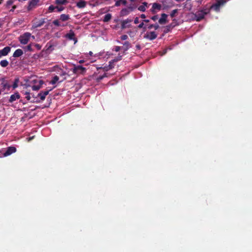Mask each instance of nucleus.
<instances>
[{
  "label": "nucleus",
  "mask_w": 252,
  "mask_h": 252,
  "mask_svg": "<svg viewBox=\"0 0 252 252\" xmlns=\"http://www.w3.org/2000/svg\"><path fill=\"white\" fill-rule=\"evenodd\" d=\"M167 15L165 13H162L161 15V18L158 20V23L161 24H165L167 22Z\"/></svg>",
  "instance_id": "4468645a"
},
{
  "label": "nucleus",
  "mask_w": 252,
  "mask_h": 252,
  "mask_svg": "<svg viewBox=\"0 0 252 252\" xmlns=\"http://www.w3.org/2000/svg\"><path fill=\"white\" fill-rule=\"evenodd\" d=\"M59 80V77L58 76H55L52 80L50 81V84L54 85Z\"/></svg>",
  "instance_id": "cd10ccee"
},
{
  "label": "nucleus",
  "mask_w": 252,
  "mask_h": 252,
  "mask_svg": "<svg viewBox=\"0 0 252 252\" xmlns=\"http://www.w3.org/2000/svg\"><path fill=\"white\" fill-rule=\"evenodd\" d=\"M11 50V48L9 46L5 47L3 49L0 50V58L2 56H5L8 54Z\"/></svg>",
  "instance_id": "1a4fd4ad"
},
{
  "label": "nucleus",
  "mask_w": 252,
  "mask_h": 252,
  "mask_svg": "<svg viewBox=\"0 0 252 252\" xmlns=\"http://www.w3.org/2000/svg\"><path fill=\"white\" fill-rule=\"evenodd\" d=\"M46 47H47V49H46V51H50V52H51L53 51V49L52 48L53 47V45L51 44L50 42L48 43L46 45Z\"/></svg>",
  "instance_id": "c85d7f7f"
},
{
  "label": "nucleus",
  "mask_w": 252,
  "mask_h": 252,
  "mask_svg": "<svg viewBox=\"0 0 252 252\" xmlns=\"http://www.w3.org/2000/svg\"><path fill=\"white\" fill-rule=\"evenodd\" d=\"M1 94V90H0V94Z\"/></svg>",
  "instance_id": "0e129e2a"
},
{
  "label": "nucleus",
  "mask_w": 252,
  "mask_h": 252,
  "mask_svg": "<svg viewBox=\"0 0 252 252\" xmlns=\"http://www.w3.org/2000/svg\"><path fill=\"white\" fill-rule=\"evenodd\" d=\"M130 25H126L125 23H124L123 22L121 23V28L122 29H125L126 28L130 27Z\"/></svg>",
  "instance_id": "e433bc0d"
},
{
  "label": "nucleus",
  "mask_w": 252,
  "mask_h": 252,
  "mask_svg": "<svg viewBox=\"0 0 252 252\" xmlns=\"http://www.w3.org/2000/svg\"><path fill=\"white\" fill-rule=\"evenodd\" d=\"M103 77V78L104 77H108V75H107V73H104L103 75H102Z\"/></svg>",
  "instance_id": "052dcab7"
},
{
  "label": "nucleus",
  "mask_w": 252,
  "mask_h": 252,
  "mask_svg": "<svg viewBox=\"0 0 252 252\" xmlns=\"http://www.w3.org/2000/svg\"><path fill=\"white\" fill-rule=\"evenodd\" d=\"M32 34L29 32H26L19 37V40L22 44L25 45L29 42Z\"/></svg>",
  "instance_id": "f257e3e1"
},
{
  "label": "nucleus",
  "mask_w": 252,
  "mask_h": 252,
  "mask_svg": "<svg viewBox=\"0 0 252 252\" xmlns=\"http://www.w3.org/2000/svg\"><path fill=\"white\" fill-rule=\"evenodd\" d=\"M45 19H41L33 23L32 28L33 29L41 27L45 23Z\"/></svg>",
  "instance_id": "6e6552de"
},
{
  "label": "nucleus",
  "mask_w": 252,
  "mask_h": 252,
  "mask_svg": "<svg viewBox=\"0 0 252 252\" xmlns=\"http://www.w3.org/2000/svg\"><path fill=\"white\" fill-rule=\"evenodd\" d=\"M178 9H174L172 11L171 13H170V16L173 18L175 17V14L177 13Z\"/></svg>",
  "instance_id": "c9c22d12"
},
{
  "label": "nucleus",
  "mask_w": 252,
  "mask_h": 252,
  "mask_svg": "<svg viewBox=\"0 0 252 252\" xmlns=\"http://www.w3.org/2000/svg\"><path fill=\"white\" fill-rule=\"evenodd\" d=\"M132 21V19L127 18L126 20H123L122 22L125 23L126 25H127V24L128 23H131Z\"/></svg>",
  "instance_id": "f704fd0d"
},
{
  "label": "nucleus",
  "mask_w": 252,
  "mask_h": 252,
  "mask_svg": "<svg viewBox=\"0 0 252 252\" xmlns=\"http://www.w3.org/2000/svg\"><path fill=\"white\" fill-rule=\"evenodd\" d=\"M16 151V148L13 146H10L7 148V150L3 153L4 157H7L11 154L14 153Z\"/></svg>",
  "instance_id": "39448f33"
},
{
  "label": "nucleus",
  "mask_w": 252,
  "mask_h": 252,
  "mask_svg": "<svg viewBox=\"0 0 252 252\" xmlns=\"http://www.w3.org/2000/svg\"><path fill=\"white\" fill-rule=\"evenodd\" d=\"M136 49H137V50H141V45H140V44H137V45H136Z\"/></svg>",
  "instance_id": "6e6d98bb"
},
{
  "label": "nucleus",
  "mask_w": 252,
  "mask_h": 252,
  "mask_svg": "<svg viewBox=\"0 0 252 252\" xmlns=\"http://www.w3.org/2000/svg\"><path fill=\"white\" fill-rule=\"evenodd\" d=\"M0 80L1 81V85L2 87V91L5 90L6 89L9 90L11 86L9 84L8 81L5 80L4 78H2Z\"/></svg>",
  "instance_id": "20e7f679"
},
{
  "label": "nucleus",
  "mask_w": 252,
  "mask_h": 252,
  "mask_svg": "<svg viewBox=\"0 0 252 252\" xmlns=\"http://www.w3.org/2000/svg\"><path fill=\"white\" fill-rule=\"evenodd\" d=\"M72 71L74 74L77 75L84 74L86 71V68L80 65H74Z\"/></svg>",
  "instance_id": "f03ea898"
},
{
  "label": "nucleus",
  "mask_w": 252,
  "mask_h": 252,
  "mask_svg": "<svg viewBox=\"0 0 252 252\" xmlns=\"http://www.w3.org/2000/svg\"><path fill=\"white\" fill-rule=\"evenodd\" d=\"M43 83H44L43 81L40 80L39 82V84L38 85H33V86H32V90H33V91H38V90H39L41 88V86L43 85Z\"/></svg>",
  "instance_id": "6ab92c4d"
},
{
  "label": "nucleus",
  "mask_w": 252,
  "mask_h": 252,
  "mask_svg": "<svg viewBox=\"0 0 252 252\" xmlns=\"http://www.w3.org/2000/svg\"><path fill=\"white\" fill-rule=\"evenodd\" d=\"M121 0H117L116 1V2H115V6H120L121 4L122 3H121Z\"/></svg>",
  "instance_id": "79ce46f5"
},
{
  "label": "nucleus",
  "mask_w": 252,
  "mask_h": 252,
  "mask_svg": "<svg viewBox=\"0 0 252 252\" xmlns=\"http://www.w3.org/2000/svg\"><path fill=\"white\" fill-rule=\"evenodd\" d=\"M138 28L139 29H141V28H143L144 29V31L146 30V27H144V22H142L141 23H140L138 26Z\"/></svg>",
  "instance_id": "ea45409f"
},
{
  "label": "nucleus",
  "mask_w": 252,
  "mask_h": 252,
  "mask_svg": "<svg viewBox=\"0 0 252 252\" xmlns=\"http://www.w3.org/2000/svg\"><path fill=\"white\" fill-rule=\"evenodd\" d=\"M201 11H203V14L206 15L210 12V9L209 8H203L200 10Z\"/></svg>",
  "instance_id": "2f4dec72"
},
{
  "label": "nucleus",
  "mask_w": 252,
  "mask_h": 252,
  "mask_svg": "<svg viewBox=\"0 0 252 252\" xmlns=\"http://www.w3.org/2000/svg\"><path fill=\"white\" fill-rule=\"evenodd\" d=\"M122 56L120 55V54H119L118 57H117V58H115L113 60H112L111 62H113L114 63L116 62H117L121 60H122Z\"/></svg>",
  "instance_id": "7c9ffc66"
},
{
  "label": "nucleus",
  "mask_w": 252,
  "mask_h": 252,
  "mask_svg": "<svg viewBox=\"0 0 252 252\" xmlns=\"http://www.w3.org/2000/svg\"><path fill=\"white\" fill-rule=\"evenodd\" d=\"M1 27V24L0 23V28Z\"/></svg>",
  "instance_id": "338daca9"
},
{
  "label": "nucleus",
  "mask_w": 252,
  "mask_h": 252,
  "mask_svg": "<svg viewBox=\"0 0 252 252\" xmlns=\"http://www.w3.org/2000/svg\"><path fill=\"white\" fill-rule=\"evenodd\" d=\"M20 98V95L19 93L16 92L14 94L11 95L10 96V98L9 99L8 102L9 103H12L17 99H18Z\"/></svg>",
  "instance_id": "9b49d317"
},
{
  "label": "nucleus",
  "mask_w": 252,
  "mask_h": 252,
  "mask_svg": "<svg viewBox=\"0 0 252 252\" xmlns=\"http://www.w3.org/2000/svg\"><path fill=\"white\" fill-rule=\"evenodd\" d=\"M67 0H55V3L58 5H66L68 3Z\"/></svg>",
  "instance_id": "412c9836"
},
{
  "label": "nucleus",
  "mask_w": 252,
  "mask_h": 252,
  "mask_svg": "<svg viewBox=\"0 0 252 252\" xmlns=\"http://www.w3.org/2000/svg\"><path fill=\"white\" fill-rule=\"evenodd\" d=\"M52 89H50L48 91L45 92H41L38 94V96L40 97L41 100H44L45 99L46 96L49 94L50 91H51Z\"/></svg>",
  "instance_id": "ddd939ff"
},
{
  "label": "nucleus",
  "mask_w": 252,
  "mask_h": 252,
  "mask_svg": "<svg viewBox=\"0 0 252 252\" xmlns=\"http://www.w3.org/2000/svg\"><path fill=\"white\" fill-rule=\"evenodd\" d=\"M25 95H26V98H27V99L28 100H30V99H31V96H30V93L29 92H26L25 94Z\"/></svg>",
  "instance_id": "37998d69"
},
{
  "label": "nucleus",
  "mask_w": 252,
  "mask_h": 252,
  "mask_svg": "<svg viewBox=\"0 0 252 252\" xmlns=\"http://www.w3.org/2000/svg\"><path fill=\"white\" fill-rule=\"evenodd\" d=\"M220 6V3H216V4L213 5L211 6V8H214L216 11H218Z\"/></svg>",
  "instance_id": "c756f323"
},
{
  "label": "nucleus",
  "mask_w": 252,
  "mask_h": 252,
  "mask_svg": "<svg viewBox=\"0 0 252 252\" xmlns=\"http://www.w3.org/2000/svg\"><path fill=\"white\" fill-rule=\"evenodd\" d=\"M157 37V34L155 32H147L144 35V38L148 39L150 40H153Z\"/></svg>",
  "instance_id": "7ed1b4c3"
},
{
  "label": "nucleus",
  "mask_w": 252,
  "mask_h": 252,
  "mask_svg": "<svg viewBox=\"0 0 252 252\" xmlns=\"http://www.w3.org/2000/svg\"><path fill=\"white\" fill-rule=\"evenodd\" d=\"M34 46L37 50H40L41 48V45L39 44H35Z\"/></svg>",
  "instance_id": "de8ad7c7"
},
{
  "label": "nucleus",
  "mask_w": 252,
  "mask_h": 252,
  "mask_svg": "<svg viewBox=\"0 0 252 252\" xmlns=\"http://www.w3.org/2000/svg\"><path fill=\"white\" fill-rule=\"evenodd\" d=\"M27 50H28V51H30V52L32 51V45H31V44H29V45H28L27 46Z\"/></svg>",
  "instance_id": "49530a36"
},
{
  "label": "nucleus",
  "mask_w": 252,
  "mask_h": 252,
  "mask_svg": "<svg viewBox=\"0 0 252 252\" xmlns=\"http://www.w3.org/2000/svg\"><path fill=\"white\" fill-rule=\"evenodd\" d=\"M225 2V0H219L217 1V3H220V6Z\"/></svg>",
  "instance_id": "8fccbe9b"
},
{
  "label": "nucleus",
  "mask_w": 252,
  "mask_h": 252,
  "mask_svg": "<svg viewBox=\"0 0 252 252\" xmlns=\"http://www.w3.org/2000/svg\"><path fill=\"white\" fill-rule=\"evenodd\" d=\"M61 72L60 73L61 76H64L66 75V73L65 71H63L62 69H61Z\"/></svg>",
  "instance_id": "603ef678"
},
{
  "label": "nucleus",
  "mask_w": 252,
  "mask_h": 252,
  "mask_svg": "<svg viewBox=\"0 0 252 252\" xmlns=\"http://www.w3.org/2000/svg\"><path fill=\"white\" fill-rule=\"evenodd\" d=\"M111 18H112V15L111 14H110V13L106 14V15H105V16L104 17L103 21L104 22H108V21H109L110 20Z\"/></svg>",
  "instance_id": "5701e85b"
},
{
  "label": "nucleus",
  "mask_w": 252,
  "mask_h": 252,
  "mask_svg": "<svg viewBox=\"0 0 252 252\" xmlns=\"http://www.w3.org/2000/svg\"><path fill=\"white\" fill-rule=\"evenodd\" d=\"M23 54V51L21 49H18L15 51L13 54V57L17 58L21 56Z\"/></svg>",
  "instance_id": "2eb2a0df"
},
{
  "label": "nucleus",
  "mask_w": 252,
  "mask_h": 252,
  "mask_svg": "<svg viewBox=\"0 0 252 252\" xmlns=\"http://www.w3.org/2000/svg\"><path fill=\"white\" fill-rule=\"evenodd\" d=\"M173 26L171 25H168L167 26V28L168 29V30L169 29H170L171 28H172Z\"/></svg>",
  "instance_id": "bf43d9fd"
},
{
  "label": "nucleus",
  "mask_w": 252,
  "mask_h": 252,
  "mask_svg": "<svg viewBox=\"0 0 252 252\" xmlns=\"http://www.w3.org/2000/svg\"><path fill=\"white\" fill-rule=\"evenodd\" d=\"M103 79V77L102 75L99 76L97 78V81H100V80H102Z\"/></svg>",
  "instance_id": "864d4df0"
},
{
  "label": "nucleus",
  "mask_w": 252,
  "mask_h": 252,
  "mask_svg": "<svg viewBox=\"0 0 252 252\" xmlns=\"http://www.w3.org/2000/svg\"><path fill=\"white\" fill-rule=\"evenodd\" d=\"M16 7V5H14L12 7V9L11 10L13 11L14 9H15Z\"/></svg>",
  "instance_id": "680f3d73"
},
{
  "label": "nucleus",
  "mask_w": 252,
  "mask_h": 252,
  "mask_svg": "<svg viewBox=\"0 0 252 252\" xmlns=\"http://www.w3.org/2000/svg\"><path fill=\"white\" fill-rule=\"evenodd\" d=\"M123 45L124 46L123 47V48L125 51H127L130 47V44L128 41H126Z\"/></svg>",
  "instance_id": "b1692460"
},
{
  "label": "nucleus",
  "mask_w": 252,
  "mask_h": 252,
  "mask_svg": "<svg viewBox=\"0 0 252 252\" xmlns=\"http://www.w3.org/2000/svg\"><path fill=\"white\" fill-rule=\"evenodd\" d=\"M140 17L142 19H145L146 18V15L144 14H142L141 15H140Z\"/></svg>",
  "instance_id": "4d7b16f0"
},
{
  "label": "nucleus",
  "mask_w": 252,
  "mask_h": 252,
  "mask_svg": "<svg viewBox=\"0 0 252 252\" xmlns=\"http://www.w3.org/2000/svg\"><path fill=\"white\" fill-rule=\"evenodd\" d=\"M131 1H134V0H130Z\"/></svg>",
  "instance_id": "774afa93"
},
{
  "label": "nucleus",
  "mask_w": 252,
  "mask_h": 252,
  "mask_svg": "<svg viewBox=\"0 0 252 252\" xmlns=\"http://www.w3.org/2000/svg\"><path fill=\"white\" fill-rule=\"evenodd\" d=\"M127 8H128V9L130 11H133L135 8V6H134L133 4H130L127 7Z\"/></svg>",
  "instance_id": "58836bf2"
},
{
  "label": "nucleus",
  "mask_w": 252,
  "mask_h": 252,
  "mask_svg": "<svg viewBox=\"0 0 252 252\" xmlns=\"http://www.w3.org/2000/svg\"><path fill=\"white\" fill-rule=\"evenodd\" d=\"M121 3L124 5H126L127 4V1L126 0H122Z\"/></svg>",
  "instance_id": "5fc2aeb1"
},
{
  "label": "nucleus",
  "mask_w": 252,
  "mask_h": 252,
  "mask_svg": "<svg viewBox=\"0 0 252 252\" xmlns=\"http://www.w3.org/2000/svg\"><path fill=\"white\" fill-rule=\"evenodd\" d=\"M130 11L127 8H125L122 9L120 11V16H125L128 15Z\"/></svg>",
  "instance_id": "a211bd4d"
},
{
  "label": "nucleus",
  "mask_w": 252,
  "mask_h": 252,
  "mask_svg": "<svg viewBox=\"0 0 252 252\" xmlns=\"http://www.w3.org/2000/svg\"><path fill=\"white\" fill-rule=\"evenodd\" d=\"M56 9H57V11L61 12L64 10V7L63 6L57 5L56 6Z\"/></svg>",
  "instance_id": "473e14b6"
},
{
  "label": "nucleus",
  "mask_w": 252,
  "mask_h": 252,
  "mask_svg": "<svg viewBox=\"0 0 252 252\" xmlns=\"http://www.w3.org/2000/svg\"><path fill=\"white\" fill-rule=\"evenodd\" d=\"M139 18L136 17L134 20V24H137L139 23Z\"/></svg>",
  "instance_id": "3c124183"
},
{
  "label": "nucleus",
  "mask_w": 252,
  "mask_h": 252,
  "mask_svg": "<svg viewBox=\"0 0 252 252\" xmlns=\"http://www.w3.org/2000/svg\"><path fill=\"white\" fill-rule=\"evenodd\" d=\"M13 1L12 0H8L7 2H6V4L7 5H11L13 4Z\"/></svg>",
  "instance_id": "09e8293b"
},
{
  "label": "nucleus",
  "mask_w": 252,
  "mask_h": 252,
  "mask_svg": "<svg viewBox=\"0 0 252 252\" xmlns=\"http://www.w3.org/2000/svg\"><path fill=\"white\" fill-rule=\"evenodd\" d=\"M19 82V78H17L15 79L14 83L12 86L13 90H14L18 87Z\"/></svg>",
  "instance_id": "393cba45"
},
{
  "label": "nucleus",
  "mask_w": 252,
  "mask_h": 252,
  "mask_svg": "<svg viewBox=\"0 0 252 252\" xmlns=\"http://www.w3.org/2000/svg\"><path fill=\"white\" fill-rule=\"evenodd\" d=\"M143 22H146V23H149V22H150V21H149V20H148V19H145V20H144L143 21Z\"/></svg>",
  "instance_id": "13d9d810"
},
{
  "label": "nucleus",
  "mask_w": 252,
  "mask_h": 252,
  "mask_svg": "<svg viewBox=\"0 0 252 252\" xmlns=\"http://www.w3.org/2000/svg\"><path fill=\"white\" fill-rule=\"evenodd\" d=\"M90 55H92V52H90Z\"/></svg>",
  "instance_id": "69168bd1"
},
{
  "label": "nucleus",
  "mask_w": 252,
  "mask_h": 252,
  "mask_svg": "<svg viewBox=\"0 0 252 252\" xmlns=\"http://www.w3.org/2000/svg\"><path fill=\"white\" fill-rule=\"evenodd\" d=\"M159 28V26L158 24L156 23L155 24H151L150 25L148 28L149 30L152 29V28H154L155 30H158Z\"/></svg>",
  "instance_id": "bb28decb"
},
{
  "label": "nucleus",
  "mask_w": 252,
  "mask_h": 252,
  "mask_svg": "<svg viewBox=\"0 0 252 252\" xmlns=\"http://www.w3.org/2000/svg\"><path fill=\"white\" fill-rule=\"evenodd\" d=\"M161 8V4L158 3H154L152 5V7L151 9V12L155 14L157 13L156 10H160Z\"/></svg>",
  "instance_id": "0eeeda50"
},
{
  "label": "nucleus",
  "mask_w": 252,
  "mask_h": 252,
  "mask_svg": "<svg viewBox=\"0 0 252 252\" xmlns=\"http://www.w3.org/2000/svg\"><path fill=\"white\" fill-rule=\"evenodd\" d=\"M148 7V3L146 2H143L142 4V5H140L138 7V10L142 11V12H145L146 11V8Z\"/></svg>",
  "instance_id": "dca6fc26"
},
{
  "label": "nucleus",
  "mask_w": 252,
  "mask_h": 252,
  "mask_svg": "<svg viewBox=\"0 0 252 252\" xmlns=\"http://www.w3.org/2000/svg\"><path fill=\"white\" fill-rule=\"evenodd\" d=\"M205 16V15L203 14V11L199 10L197 11L194 14V18L196 21L199 22L204 19Z\"/></svg>",
  "instance_id": "423d86ee"
},
{
  "label": "nucleus",
  "mask_w": 252,
  "mask_h": 252,
  "mask_svg": "<svg viewBox=\"0 0 252 252\" xmlns=\"http://www.w3.org/2000/svg\"><path fill=\"white\" fill-rule=\"evenodd\" d=\"M39 0H32L29 3L28 6V10L30 11L35 7L39 2Z\"/></svg>",
  "instance_id": "9d476101"
},
{
  "label": "nucleus",
  "mask_w": 252,
  "mask_h": 252,
  "mask_svg": "<svg viewBox=\"0 0 252 252\" xmlns=\"http://www.w3.org/2000/svg\"><path fill=\"white\" fill-rule=\"evenodd\" d=\"M121 47L120 46H116L114 47L113 50L116 52H119L121 50Z\"/></svg>",
  "instance_id": "a19ab883"
},
{
  "label": "nucleus",
  "mask_w": 252,
  "mask_h": 252,
  "mask_svg": "<svg viewBox=\"0 0 252 252\" xmlns=\"http://www.w3.org/2000/svg\"><path fill=\"white\" fill-rule=\"evenodd\" d=\"M9 64L8 62L6 60H3L0 61V65L3 67H6Z\"/></svg>",
  "instance_id": "a878e982"
},
{
  "label": "nucleus",
  "mask_w": 252,
  "mask_h": 252,
  "mask_svg": "<svg viewBox=\"0 0 252 252\" xmlns=\"http://www.w3.org/2000/svg\"><path fill=\"white\" fill-rule=\"evenodd\" d=\"M114 67V63L110 61L109 62V65L107 66H105L102 68L104 71H107L109 70L110 69H111Z\"/></svg>",
  "instance_id": "f3484780"
},
{
  "label": "nucleus",
  "mask_w": 252,
  "mask_h": 252,
  "mask_svg": "<svg viewBox=\"0 0 252 252\" xmlns=\"http://www.w3.org/2000/svg\"><path fill=\"white\" fill-rule=\"evenodd\" d=\"M53 24L54 25L58 26V27H59L61 26V25L60 24V22L58 20H55L53 21Z\"/></svg>",
  "instance_id": "4c0bfd02"
},
{
  "label": "nucleus",
  "mask_w": 252,
  "mask_h": 252,
  "mask_svg": "<svg viewBox=\"0 0 252 252\" xmlns=\"http://www.w3.org/2000/svg\"><path fill=\"white\" fill-rule=\"evenodd\" d=\"M86 5L87 2L84 0H80L78 1L76 4V6L79 8H84L86 7Z\"/></svg>",
  "instance_id": "aec40b11"
},
{
  "label": "nucleus",
  "mask_w": 252,
  "mask_h": 252,
  "mask_svg": "<svg viewBox=\"0 0 252 252\" xmlns=\"http://www.w3.org/2000/svg\"><path fill=\"white\" fill-rule=\"evenodd\" d=\"M83 62H84V61H83V60H81V61H79L80 63H82Z\"/></svg>",
  "instance_id": "e2e57ef3"
},
{
  "label": "nucleus",
  "mask_w": 252,
  "mask_h": 252,
  "mask_svg": "<svg viewBox=\"0 0 252 252\" xmlns=\"http://www.w3.org/2000/svg\"><path fill=\"white\" fill-rule=\"evenodd\" d=\"M69 19V16L68 14H63L60 16V20L62 21H66Z\"/></svg>",
  "instance_id": "4be33fe9"
},
{
  "label": "nucleus",
  "mask_w": 252,
  "mask_h": 252,
  "mask_svg": "<svg viewBox=\"0 0 252 252\" xmlns=\"http://www.w3.org/2000/svg\"><path fill=\"white\" fill-rule=\"evenodd\" d=\"M128 38V36L126 34H124L121 36V39L122 40H125Z\"/></svg>",
  "instance_id": "c03bdc74"
},
{
  "label": "nucleus",
  "mask_w": 252,
  "mask_h": 252,
  "mask_svg": "<svg viewBox=\"0 0 252 252\" xmlns=\"http://www.w3.org/2000/svg\"><path fill=\"white\" fill-rule=\"evenodd\" d=\"M158 15H154L153 16H152L151 19L153 20L154 21H156V20H157L158 19Z\"/></svg>",
  "instance_id": "a18cd8bd"
},
{
  "label": "nucleus",
  "mask_w": 252,
  "mask_h": 252,
  "mask_svg": "<svg viewBox=\"0 0 252 252\" xmlns=\"http://www.w3.org/2000/svg\"><path fill=\"white\" fill-rule=\"evenodd\" d=\"M65 36L69 40H74L75 42L77 41V39L75 37V33L72 30H70L69 32L66 34Z\"/></svg>",
  "instance_id": "f8f14e48"
},
{
  "label": "nucleus",
  "mask_w": 252,
  "mask_h": 252,
  "mask_svg": "<svg viewBox=\"0 0 252 252\" xmlns=\"http://www.w3.org/2000/svg\"><path fill=\"white\" fill-rule=\"evenodd\" d=\"M55 9H56V6H54L53 5H51L48 7V11H49V12H53Z\"/></svg>",
  "instance_id": "72a5a7b5"
}]
</instances>
